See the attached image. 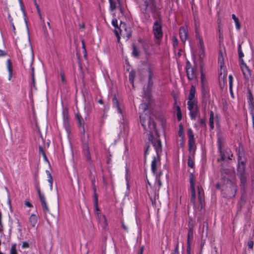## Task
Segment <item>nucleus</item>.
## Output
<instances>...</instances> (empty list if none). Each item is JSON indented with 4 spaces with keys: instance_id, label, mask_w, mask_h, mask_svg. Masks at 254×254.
<instances>
[{
    "instance_id": "1",
    "label": "nucleus",
    "mask_w": 254,
    "mask_h": 254,
    "mask_svg": "<svg viewBox=\"0 0 254 254\" xmlns=\"http://www.w3.org/2000/svg\"><path fill=\"white\" fill-rule=\"evenodd\" d=\"M140 119L144 129L149 132L148 139L151 142L156 152V156L153 157L151 162V171L154 174L157 175L158 167L161 165L160 154L162 151L160 136L153 119L147 116H140Z\"/></svg>"
},
{
    "instance_id": "2",
    "label": "nucleus",
    "mask_w": 254,
    "mask_h": 254,
    "mask_svg": "<svg viewBox=\"0 0 254 254\" xmlns=\"http://www.w3.org/2000/svg\"><path fill=\"white\" fill-rule=\"evenodd\" d=\"M140 10L146 20L149 19L150 13L153 14L154 18H157V14L160 13L155 0H137Z\"/></svg>"
},
{
    "instance_id": "3",
    "label": "nucleus",
    "mask_w": 254,
    "mask_h": 254,
    "mask_svg": "<svg viewBox=\"0 0 254 254\" xmlns=\"http://www.w3.org/2000/svg\"><path fill=\"white\" fill-rule=\"evenodd\" d=\"M222 179L221 193L223 197L227 199L234 197L238 190V186L235 182L225 176Z\"/></svg>"
},
{
    "instance_id": "4",
    "label": "nucleus",
    "mask_w": 254,
    "mask_h": 254,
    "mask_svg": "<svg viewBox=\"0 0 254 254\" xmlns=\"http://www.w3.org/2000/svg\"><path fill=\"white\" fill-rule=\"evenodd\" d=\"M157 18H155L156 20L154 22L152 31L154 37L156 41L155 43L159 44V41L163 37V31H162V19L160 13H158L156 16Z\"/></svg>"
},
{
    "instance_id": "5",
    "label": "nucleus",
    "mask_w": 254,
    "mask_h": 254,
    "mask_svg": "<svg viewBox=\"0 0 254 254\" xmlns=\"http://www.w3.org/2000/svg\"><path fill=\"white\" fill-rule=\"evenodd\" d=\"M217 144L218 151L220 156V158L217 159V161H224L227 159L231 160V157L233 156V154L232 153V152L229 148H224L223 140L222 138L220 136L218 137L217 138Z\"/></svg>"
},
{
    "instance_id": "6",
    "label": "nucleus",
    "mask_w": 254,
    "mask_h": 254,
    "mask_svg": "<svg viewBox=\"0 0 254 254\" xmlns=\"http://www.w3.org/2000/svg\"><path fill=\"white\" fill-rule=\"evenodd\" d=\"M114 31L119 42L120 39V35L127 39H129L131 36L130 28L127 26L125 23L122 22L120 23L119 27L116 28Z\"/></svg>"
},
{
    "instance_id": "7",
    "label": "nucleus",
    "mask_w": 254,
    "mask_h": 254,
    "mask_svg": "<svg viewBox=\"0 0 254 254\" xmlns=\"http://www.w3.org/2000/svg\"><path fill=\"white\" fill-rule=\"evenodd\" d=\"M35 187L38 192L39 199L40 202L41 203V205L42 207V209L44 213L46 214L47 213L49 212L50 210L48 207L47 203L46 201V199L44 196V195L41 193L39 183L38 181H36L35 182Z\"/></svg>"
},
{
    "instance_id": "8",
    "label": "nucleus",
    "mask_w": 254,
    "mask_h": 254,
    "mask_svg": "<svg viewBox=\"0 0 254 254\" xmlns=\"http://www.w3.org/2000/svg\"><path fill=\"white\" fill-rule=\"evenodd\" d=\"M188 135L189 137V151L190 154L192 157H194L195 151L196 149V146L195 145V140L192 130L190 128L188 130Z\"/></svg>"
},
{
    "instance_id": "9",
    "label": "nucleus",
    "mask_w": 254,
    "mask_h": 254,
    "mask_svg": "<svg viewBox=\"0 0 254 254\" xmlns=\"http://www.w3.org/2000/svg\"><path fill=\"white\" fill-rule=\"evenodd\" d=\"M186 72L188 78L189 80L195 79L198 74L196 67H192L189 62H187L186 65Z\"/></svg>"
},
{
    "instance_id": "10",
    "label": "nucleus",
    "mask_w": 254,
    "mask_h": 254,
    "mask_svg": "<svg viewBox=\"0 0 254 254\" xmlns=\"http://www.w3.org/2000/svg\"><path fill=\"white\" fill-rule=\"evenodd\" d=\"M195 177L193 173L190 175V189L191 191L190 202L193 204L195 203Z\"/></svg>"
},
{
    "instance_id": "11",
    "label": "nucleus",
    "mask_w": 254,
    "mask_h": 254,
    "mask_svg": "<svg viewBox=\"0 0 254 254\" xmlns=\"http://www.w3.org/2000/svg\"><path fill=\"white\" fill-rule=\"evenodd\" d=\"M196 39L198 41V46L199 49V57L200 59L203 58L204 57L205 47L202 39V37L200 34L195 35Z\"/></svg>"
},
{
    "instance_id": "12",
    "label": "nucleus",
    "mask_w": 254,
    "mask_h": 254,
    "mask_svg": "<svg viewBox=\"0 0 254 254\" xmlns=\"http://www.w3.org/2000/svg\"><path fill=\"white\" fill-rule=\"evenodd\" d=\"M242 66L241 68L243 71V73L244 76L246 80H248L249 78L251 77V70L249 68L248 66L246 65V64L244 63L243 60H242Z\"/></svg>"
},
{
    "instance_id": "13",
    "label": "nucleus",
    "mask_w": 254,
    "mask_h": 254,
    "mask_svg": "<svg viewBox=\"0 0 254 254\" xmlns=\"http://www.w3.org/2000/svg\"><path fill=\"white\" fill-rule=\"evenodd\" d=\"M180 38L182 42L185 43L188 38V32L186 27L182 26L179 29Z\"/></svg>"
},
{
    "instance_id": "14",
    "label": "nucleus",
    "mask_w": 254,
    "mask_h": 254,
    "mask_svg": "<svg viewBox=\"0 0 254 254\" xmlns=\"http://www.w3.org/2000/svg\"><path fill=\"white\" fill-rule=\"evenodd\" d=\"M241 157L238 156V161L239 164L238 166L237 171L238 175L243 174L246 173V166H245V162L241 161Z\"/></svg>"
},
{
    "instance_id": "15",
    "label": "nucleus",
    "mask_w": 254,
    "mask_h": 254,
    "mask_svg": "<svg viewBox=\"0 0 254 254\" xmlns=\"http://www.w3.org/2000/svg\"><path fill=\"white\" fill-rule=\"evenodd\" d=\"M83 153L84 154V156L86 158V161L90 164H91L92 163V161L91 160V157L90 152L89 151V148L88 145L86 144H84L83 145Z\"/></svg>"
},
{
    "instance_id": "16",
    "label": "nucleus",
    "mask_w": 254,
    "mask_h": 254,
    "mask_svg": "<svg viewBox=\"0 0 254 254\" xmlns=\"http://www.w3.org/2000/svg\"><path fill=\"white\" fill-rule=\"evenodd\" d=\"M193 239V225L190 222L188 224L187 243H191Z\"/></svg>"
},
{
    "instance_id": "17",
    "label": "nucleus",
    "mask_w": 254,
    "mask_h": 254,
    "mask_svg": "<svg viewBox=\"0 0 254 254\" xmlns=\"http://www.w3.org/2000/svg\"><path fill=\"white\" fill-rule=\"evenodd\" d=\"M201 92L203 98L208 99L209 97V89L208 84L201 85Z\"/></svg>"
},
{
    "instance_id": "18",
    "label": "nucleus",
    "mask_w": 254,
    "mask_h": 254,
    "mask_svg": "<svg viewBox=\"0 0 254 254\" xmlns=\"http://www.w3.org/2000/svg\"><path fill=\"white\" fill-rule=\"evenodd\" d=\"M110 2V10L113 11L115 10L117 5V4H118L119 7H121V0H109ZM121 10L122 11V7H121Z\"/></svg>"
},
{
    "instance_id": "19",
    "label": "nucleus",
    "mask_w": 254,
    "mask_h": 254,
    "mask_svg": "<svg viewBox=\"0 0 254 254\" xmlns=\"http://www.w3.org/2000/svg\"><path fill=\"white\" fill-rule=\"evenodd\" d=\"M221 173L222 175H225L226 177V175H227L228 177H235V172L233 169L223 168L221 170ZM223 177H224V176Z\"/></svg>"
},
{
    "instance_id": "20",
    "label": "nucleus",
    "mask_w": 254,
    "mask_h": 254,
    "mask_svg": "<svg viewBox=\"0 0 254 254\" xmlns=\"http://www.w3.org/2000/svg\"><path fill=\"white\" fill-rule=\"evenodd\" d=\"M198 190V198L200 204H202V201L204 200V194L203 188L201 186H197Z\"/></svg>"
},
{
    "instance_id": "21",
    "label": "nucleus",
    "mask_w": 254,
    "mask_h": 254,
    "mask_svg": "<svg viewBox=\"0 0 254 254\" xmlns=\"http://www.w3.org/2000/svg\"><path fill=\"white\" fill-rule=\"evenodd\" d=\"M199 114L198 107L190 110V115L192 120H195Z\"/></svg>"
},
{
    "instance_id": "22",
    "label": "nucleus",
    "mask_w": 254,
    "mask_h": 254,
    "mask_svg": "<svg viewBox=\"0 0 254 254\" xmlns=\"http://www.w3.org/2000/svg\"><path fill=\"white\" fill-rule=\"evenodd\" d=\"M75 118L77 121L78 126L79 127H83L84 125V121L79 113H77L75 115Z\"/></svg>"
},
{
    "instance_id": "23",
    "label": "nucleus",
    "mask_w": 254,
    "mask_h": 254,
    "mask_svg": "<svg viewBox=\"0 0 254 254\" xmlns=\"http://www.w3.org/2000/svg\"><path fill=\"white\" fill-rule=\"evenodd\" d=\"M248 102L251 108H254V97L252 93L250 90H248Z\"/></svg>"
},
{
    "instance_id": "24",
    "label": "nucleus",
    "mask_w": 254,
    "mask_h": 254,
    "mask_svg": "<svg viewBox=\"0 0 254 254\" xmlns=\"http://www.w3.org/2000/svg\"><path fill=\"white\" fill-rule=\"evenodd\" d=\"M37 221L38 218L36 215L34 214H32L29 218V222L30 223L31 225L33 227H34L36 226Z\"/></svg>"
},
{
    "instance_id": "25",
    "label": "nucleus",
    "mask_w": 254,
    "mask_h": 254,
    "mask_svg": "<svg viewBox=\"0 0 254 254\" xmlns=\"http://www.w3.org/2000/svg\"><path fill=\"white\" fill-rule=\"evenodd\" d=\"M195 93V88L194 85H191L190 90V93L189 95L188 99L189 100H193Z\"/></svg>"
},
{
    "instance_id": "26",
    "label": "nucleus",
    "mask_w": 254,
    "mask_h": 254,
    "mask_svg": "<svg viewBox=\"0 0 254 254\" xmlns=\"http://www.w3.org/2000/svg\"><path fill=\"white\" fill-rule=\"evenodd\" d=\"M209 125L210 126V129H213L214 127V113L212 111H210Z\"/></svg>"
},
{
    "instance_id": "27",
    "label": "nucleus",
    "mask_w": 254,
    "mask_h": 254,
    "mask_svg": "<svg viewBox=\"0 0 254 254\" xmlns=\"http://www.w3.org/2000/svg\"><path fill=\"white\" fill-rule=\"evenodd\" d=\"M113 103L114 105L117 108L118 112L120 113H122V111L120 107L119 101L115 95L114 96L113 98Z\"/></svg>"
},
{
    "instance_id": "28",
    "label": "nucleus",
    "mask_w": 254,
    "mask_h": 254,
    "mask_svg": "<svg viewBox=\"0 0 254 254\" xmlns=\"http://www.w3.org/2000/svg\"><path fill=\"white\" fill-rule=\"evenodd\" d=\"M132 54L135 57H137L139 56V51L134 44L132 45Z\"/></svg>"
},
{
    "instance_id": "29",
    "label": "nucleus",
    "mask_w": 254,
    "mask_h": 254,
    "mask_svg": "<svg viewBox=\"0 0 254 254\" xmlns=\"http://www.w3.org/2000/svg\"><path fill=\"white\" fill-rule=\"evenodd\" d=\"M188 108L189 110H191V109L195 108V107H197V104L193 100H189L188 102Z\"/></svg>"
},
{
    "instance_id": "30",
    "label": "nucleus",
    "mask_w": 254,
    "mask_h": 254,
    "mask_svg": "<svg viewBox=\"0 0 254 254\" xmlns=\"http://www.w3.org/2000/svg\"><path fill=\"white\" fill-rule=\"evenodd\" d=\"M201 85L207 84V80L205 77V75L203 71V69L201 68Z\"/></svg>"
},
{
    "instance_id": "31",
    "label": "nucleus",
    "mask_w": 254,
    "mask_h": 254,
    "mask_svg": "<svg viewBox=\"0 0 254 254\" xmlns=\"http://www.w3.org/2000/svg\"><path fill=\"white\" fill-rule=\"evenodd\" d=\"M176 109L177 111V119L179 121H180L182 119L181 108L179 106H176Z\"/></svg>"
},
{
    "instance_id": "32",
    "label": "nucleus",
    "mask_w": 254,
    "mask_h": 254,
    "mask_svg": "<svg viewBox=\"0 0 254 254\" xmlns=\"http://www.w3.org/2000/svg\"><path fill=\"white\" fill-rule=\"evenodd\" d=\"M192 158H193V157H192V156L191 154H190L189 156L188 161V165L191 168H193L194 165V161Z\"/></svg>"
},
{
    "instance_id": "33",
    "label": "nucleus",
    "mask_w": 254,
    "mask_h": 254,
    "mask_svg": "<svg viewBox=\"0 0 254 254\" xmlns=\"http://www.w3.org/2000/svg\"><path fill=\"white\" fill-rule=\"evenodd\" d=\"M7 68L9 73V78L12 76V65L11 62L10 60L7 61Z\"/></svg>"
},
{
    "instance_id": "34",
    "label": "nucleus",
    "mask_w": 254,
    "mask_h": 254,
    "mask_svg": "<svg viewBox=\"0 0 254 254\" xmlns=\"http://www.w3.org/2000/svg\"><path fill=\"white\" fill-rule=\"evenodd\" d=\"M238 175L240 179L241 183L243 185H245V183H246V181H247L246 173L243 174H240V175Z\"/></svg>"
},
{
    "instance_id": "35",
    "label": "nucleus",
    "mask_w": 254,
    "mask_h": 254,
    "mask_svg": "<svg viewBox=\"0 0 254 254\" xmlns=\"http://www.w3.org/2000/svg\"><path fill=\"white\" fill-rule=\"evenodd\" d=\"M103 219H104V226H103V229L105 232H106L108 231L109 228H108V224L107 222V220L106 217L105 215L103 216Z\"/></svg>"
},
{
    "instance_id": "36",
    "label": "nucleus",
    "mask_w": 254,
    "mask_h": 254,
    "mask_svg": "<svg viewBox=\"0 0 254 254\" xmlns=\"http://www.w3.org/2000/svg\"><path fill=\"white\" fill-rule=\"evenodd\" d=\"M10 254H18L16 250V244H13L11 246L10 250Z\"/></svg>"
},
{
    "instance_id": "37",
    "label": "nucleus",
    "mask_w": 254,
    "mask_h": 254,
    "mask_svg": "<svg viewBox=\"0 0 254 254\" xmlns=\"http://www.w3.org/2000/svg\"><path fill=\"white\" fill-rule=\"evenodd\" d=\"M218 63H220V67L222 68L224 66V62H223V58L222 56V53L221 52H220L219 57H218Z\"/></svg>"
},
{
    "instance_id": "38",
    "label": "nucleus",
    "mask_w": 254,
    "mask_h": 254,
    "mask_svg": "<svg viewBox=\"0 0 254 254\" xmlns=\"http://www.w3.org/2000/svg\"><path fill=\"white\" fill-rule=\"evenodd\" d=\"M238 54H239V59H240L241 62H242V60H243V57H244V54L242 51L241 44H239V46H238Z\"/></svg>"
},
{
    "instance_id": "39",
    "label": "nucleus",
    "mask_w": 254,
    "mask_h": 254,
    "mask_svg": "<svg viewBox=\"0 0 254 254\" xmlns=\"http://www.w3.org/2000/svg\"><path fill=\"white\" fill-rule=\"evenodd\" d=\"M172 41H173V46L174 48H176L179 44L178 40L176 36H173L172 37Z\"/></svg>"
},
{
    "instance_id": "40",
    "label": "nucleus",
    "mask_w": 254,
    "mask_h": 254,
    "mask_svg": "<svg viewBox=\"0 0 254 254\" xmlns=\"http://www.w3.org/2000/svg\"><path fill=\"white\" fill-rule=\"evenodd\" d=\"M135 72H131L129 73V80L131 83L133 84V81L135 77Z\"/></svg>"
},
{
    "instance_id": "41",
    "label": "nucleus",
    "mask_w": 254,
    "mask_h": 254,
    "mask_svg": "<svg viewBox=\"0 0 254 254\" xmlns=\"http://www.w3.org/2000/svg\"><path fill=\"white\" fill-rule=\"evenodd\" d=\"M199 25L198 22H197L196 21V20H195V21H194V30H195V35L197 34H200L199 30Z\"/></svg>"
},
{
    "instance_id": "42",
    "label": "nucleus",
    "mask_w": 254,
    "mask_h": 254,
    "mask_svg": "<svg viewBox=\"0 0 254 254\" xmlns=\"http://www.w3.org/2000/svg\"><path fill=\"white\" fill-rule=\"evenodd\" d=\"M148 80H152V77L153 76V73L151 67H149L148 68Z\"/></svg>"
},
{
    "instance_id": "43",
    "label": "nucleus",
    "mask_w": 254,
    "mask_h": 254,
    "mask_svg": "<svg viewBox=\"0 0 254 254\" xmlns=\"http://www.w3.org/2000/svg\"><path fill=\"white\" fill-rule=\"evenodd\" d=\"M199 122L200 127H204L205 128L206 127V120L205 118L200 119Z\"/></svg>"
},
{
    "instance_id": "44",
    "label": "nucleus",
    "mask_w": 254,
    "mask_h": 254,
    "mask_svg": "<svg viewBox=\"0 0 254 254\" xmlns=\"http://www.w3.org/2000/svg\"><path fill=\"white\" fill-rule=\"evenodd\" d=\"M183 133H184L183 127V125L182 124H180L179 125V131H178V135H179V136H180V137H183Z\"/></svg>"
},
{
    "instance_id": "45",
    "label": "nucleus",
    "mask_w": 254,
    "mask_h": 254,
    "mask_svg": "<svg viewBox=\"0 0 254 254\" xmlns=\"http://www.w3.org/2000/svg\"><path fill=\"white\" fill-rule=\"evenodd\" d=\"M65 118V117H64V119ZM68 119V116L66 117V121H64V125L66 128V130L67 132H69V124L67 121Z\"/></svg>"
},
{
    "instance_id": "46",
    "label": "nucleus",
    "mask_w": 254,
    "mask_h": 254,
    "mask_svg": "<svg viewBox=\"0 0 254 254\" xmlns=\"http://www.w3.org/2000/svg\"><path fill=\"white\" fill-rule=\"evenodd\" d=\"M39 153L42 154L43 157L46 159V154L44 152V149L42 146H39Z\"/></svg>"
},
{
    "instance_id": "47",
    "label": "nucleus",
    "mask_w": 254,
    "mask_h": 254,
    "mask_svg": "<svg viewBox=\"0 0 254 254\" xmlns=\"http://www.w3.org/2000/svg\"><path fill=\"white\" fill-rule=\"evenodd\" d=\"M234 21L236 24L237 29L239 30L241 28V23L239 21L238 18L234 20Z\"/></svg>"
},
{
    "instance_id": "48",
    "label": "nucleus",
    "mask_w": 254,
    "mask_h": 254,
    "mask_svg": "<svg viewBox=\"0 0 254 254\" xmlns=\"http://www.w3.org/2000/svg\"><path fill=\"white\" fill-rule=\"evenodd\" d=\"M161 174H162V173L160 172V173H158V174L157 175H156V176L158 178L157 183H158V185L159 187H160L162 186V183H161V180H160V179L159 178Z\"/></svg>"
},
{
    "instance_id": "49",
    "label": "nucleus",
    "mask_w": 254,
    "mask_h": 254,
    "mask_svg": "<svg viewBox=\"0 0 254 254\" xmlns=\"http://www.w3.org/2000/svg\"><path fill=\"white\" fill-rule=\"evenodd\" d=\"M112 23L115 27V30L116 29V28H117L119 27L118 25V21H117V19H113L112 21Z\"/></svg>"
},
{
    "instance_id": "50",
    "label": "nucleus",
    "mask_w": 254,
    "mask_h": 254,
    "mask_svg": "<svg viewBox=\"0 0 254 254\" xmlns=\"http://www.w3.org/2000/svg\"><path fill=\"white\" fill-rule=\"evenodd\" d=\"M60 75H61V80H62V82L64 84L65 83V78H64V72L63 71H61L60 72Z\"/></svg>"
},
{
    "instance_id": "51",
    "label": "nucleus",
    "mask_w": 254,
    "mask_h": 254,
    "mask_svg": "<svg viewBox=\"0 0 254 254\" xmlns=\"http://www.w3.org/2000/svg\"><path fill=\"white\" fill-rule=\"evenodd\" d=\"M94 204H96V203H98V194L97 193H94Z\"/></svg>"
},
{
    "instance_id": "52",
    "label": "nucleus",
    "mask_w": 254,
    "mask_h": 254,
    "mask_svg": "<svg viewBox=\"0 0 254 254\" xmlns=\"http://www.w3.org/2000/svg\"><path fill=\"white\" fill-rule=\"evenodd\" d=\"M190 245H191V243H187V254H190Z\"/></svg>"
},
{
    "instance_id": "53",
    "label": "nucleus",
    "mask_w": 254,
    "mask_h": 254,
    "mask_svg": "<svg viewBox=\"0 0 254 254\" xmlns=\"http://www.w3.org/2000/svg\"><path fill=\"white\" fill-rule=\"evenodd\" d=\"M172 254H179V246L178 244L176 246V248L174 251V252Z\"/></svg>"
},
{
    "instance_id": "54",
    "label": "nucleus",
    "mask_w": 254,
    "mask_h": 254,
    "mask_svg": "<svg viewBox=\"0 0 254 254\" xmlns=\"http://www.w3.org/2000/svg\"><path fill=\"white\" fill-rule=\"evenodd\" d=\"M22 247L23 249L28 248L29 247V245L28 243H27L26 242H23Z\"/></svg>"
},
{
    "instance_id": "55",
    "label": "nucleus",
    "mask_w": 254,
    "mask_h": 254,
    "mask_svg": "<svg viewBox=\"0 0 254 254\" xmlns=\"http://www.w3.org/2000/svg\"><path fill=\"white\" fill-rule=\"evenodd\" d=\"M149 147V145H147L146 147V149H145V152H144V159H145V161H146V155H147V154L148 153Z\"/></svg>"
},
{
    "instance_id": "56",
    "label": "nucleus",
    "mask_w": 254,
    "mask_h": 254,
    "mask_svg": "<svg viewBox=\"0 0 254 254\" xmlns=\"http://www.w3.org/2000/svg\"><path fill=\"white\" fill-rule=\"evenodd\" d=\"M34 3H35V5L36 6V9L37 10V12H41L39 6L36 1V0H34Z\"/></svg>"
},
{
    "instance_id": "57",
    "label": "nucleus",
    "mask_w": 254,
    "mask_h": 254,
    "mask_svg": "<svg viewBox=\"0 0 254 254\" xmlns=\"http://www.w3.org/2000/svg\"><path fill=\"white\" fill-rule=\"evenodd\" d=\"M248 246L249 248L252 249L254 246V242L253 241H249L248 243Z\"/></svg>"
},
{
    "instance_id": "58",
    "label": "nucleus",
    "mask_w": 254,
    "mask_h": 254,
    "mask_svg": "<svg viewBox=\"0 0 254 254\" xmlns=\"http://www.w3.org/2000/svg\"><path fill=\"white\" fill-rule=\"evenodd\" d=\"M229 79L230 88H231L232 86V79H233V77L231 75H230L229 76Z\"/></svg>"
},
{
    "instance_id": "59",
    "label": "nucleus",
    "mask_w": 254,
    "mask_h": 254,
    "mask_svg": "<svg viewBox=\"0 0 254 254\" xmlns=\"http://www.w3.org/2000/svg\"><path fill=\"white\" fill-rule=\"evenodd\" d=\"M153 85L152 80H148V88H150Z\"/></svg>"
},
{
    "instance_id": "60",
    "label": "nucleus",
    "mask_w": 254,
    "mask_h": 254,
    "mask_svg": "<svg viewBox=\"0 0 254 254\" xmlns=\"http://www.w3.org/2000/svg\"><path fill=\"white\" fill-rule=\"evenodd\" d=\"M25 204L29 207H33V205L29 201H25Z\"/></svg>"
},
{
    "instance_id": "61",
    "label": "nucleus",
    "mask_w": 254,
    "mask_h": 254,
    "mask_svg": "<svg viewBox=\"0 0 254 254\" xmlns=\"http://www.w3.org/2000/svg\"><path fill=\"white\" fill-rule=\"evenodd\" d=\"M143 250H144V247L143 246L140 247L139 251L138 253V254H143Z\"/></svg>"
},
{
    "instance_id": "62",
    "label": "nucleus",
    "mask_w": 254,
    "mask_h": 254,
    "mask_svg": "<svg viewBox=\"0 0 254 254\" xmlns=\"http://www.w3.org/2000/svg\"><path fill=\"white\" fill-rule=\"evenodd\" d=\"M221 185L222 184H220L219 183H217L215 185V187L217 189H220L221 190Z\"/></svg>"
},
{
    "instance_id": "63",
    "label": "nucleus",
    "mask_w": 254,
    "mask_h": 254,
    "mask_svg": "<svg viewBox=\"0 0 254 254\" xmlns=\"http://www.w3.org/2000/svg\"><path fill=\"white\" fill-rule=\"evenodd\" d=\"M49 182L51 184V185L52 184V182H53V178H52V177L50 173L49 174Z\"/></svg>"
},
{
    "instance_id": "64",
    "label": "nucleus",
    "mask_w": 254,
    "mask_h": 254,
    "mask_svg": "<svg viewBox=\"0 0 254 254\" xmlns=\"http://www.w3.org/2000/svg\"><path fill=\"white\" fill-rule=\"evenodd\" d=\"M92 186H93V190L94 191V193H96V186H95L94 183H93V182H92Z\"/></svg>"
}]
</instances>
